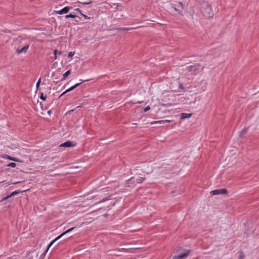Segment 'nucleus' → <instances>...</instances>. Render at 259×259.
<instances>
[{
	"label": "nucleus",
	"instance_id": "obj_31",
	"mask_svg": "<svg viewBox=\"0 0 259 259\" xmlns=\"http://www.w3.org/2000/svg\"><path fill=\"white\" fill-rule=\"evenodd\" d=\"M179 4L181 6V7H182V9H183V8L184 6H183V4L182 2H179Z\"/></svg>",
	"mask_w": 259,
	"mask_h": 259
},
{
	"label": "nucleus",
	"instance_id": "obj_23",
	"mask_svg": "<svg viewBox=\"0 0 259 259\" xmlns=\"http://www.w3.org/2000/svg\"><path fill=\"white\" fill-rule=\"evenodd\" d=\"M179 88L182 90H184L185 88H184L183 84L182 83H180V82H179Z\"/></svg>",
	"mask_w": 259,
	"mask_h": 259
},
{
	"label": "nucleus",
	"instance_id": "obj_12",
	"mask_svg": "<svg viewBox=\"0 0 259 259\" xmlns=\"http://www.w3.org/2000/svg\"><path fill=\"white\" fill-rule=\"evenodd\" d=\"M248 127H245L244 128H243L241 132H240V137H243V135L244 134H245L247 131H248Z\"/></svg>",
	"mask_w": 259,
	"mask_h": 259
},
{
	"label": "nucleus",
	"instance_id": "obj_30",
	"mask_svg": "<svg viewBox=\"0 0 259 259\" xmlns=\"http://www.w3.org/2000/svg\"><path fill=\"white\" fill-rule=\"evenodd\" d=\"M177 12H178V13L181 16L183 15V14H182V12L179 10H178V11H177Z\"/></svg>",
	"mask_w": 259,
	"mask_h": 259
},
{
	"label": "nucleus",
	"instance_id": "obj_40",
	"mask_svg": "<svg viewBox=\"0 0 259 259\" xmlns=\"http://www.w3.org/2000/svg\"><path fill=\"white\" fill-rule=\"evenodd\" d=\"M65 94H64V92L60 96V97L62 96L63 95H64Z\"/></svg>",
	"mask_w": 259,
	"mask_h": 259
},
{
	"label": "nucleus",
	"instance_id": "obj_15",
	"mask_svg": "<svg viewBox=\"0 0 259 259\" xmlns=\"http://www.w3.org/2000/svg\"><path fill=\"white\" fill-rule=\"evenodd\" d=\"M77 17L76 15H75V14H69V15H67L65 16V18H75Z\"/></svg>",
	"mask_w": 259,
	"mask_h": 259
},
{
	"label": "nucleus",
	"instance_id": "obj_37",
	"mask_svg": "<svg viewBox=\"0 0 259 259\" xmlns=\"http://www.w3.org/2000/svg\"><path fill=\"white\" fill-rule=\"evenodd\" d=\"M172 7L174 8L175 11H178V9H177L176 7Z\"/></svg>",
	"mask_w": 259,
	"mask_h": 259
},
{
	"label": "nucleus",
	"instance_id": "obj_39",
	"mask_svg": "<svg viewBox=\"0 0 259 259\" xmlns=\"http://www.w3.org/2000/svg\"><path fill=\"white\" fill-rule=\"evenodd\" d=\"M58 54H59V55H62V52H61V51H59V52H58Z\"/></svg>",
	"mask_w": 259,
	"mask_h": 259
},
{
	"label": "nucleus",
	"instance_id": "obj_28",
	"mask_svg": "<svg viewBox=\"0 0 259 259\" xmlns=\"http://www.w3.org/2000/svg\"><path fill=\"white\" fill-rule=\"evenodd\" d=\"M81 16H82L85 19H90L87 15L82 14V13L80 14Z\"/></svg>",
	"mask_w": 259,
	"mask_h": 259
},
{
	"label": "nucleus",
	"instance_id": "obj_27",
	"mask_svg": "<svg viewBox=\"0 0 259 259\" xmlns=\"http://www.w3.org/2000/svg\"><path fill=\"white\" fill-rule=\"evenodd\" d=\"M71 91H71V89L70 88L66 90L65 91H64V94H66V93H68L69 92H71Z\"/></svg>",
	"mask_w": 259,
	"mask_h": 259
},
{
	"label": "nucleus",
	"instance_id": "obj_18",
	"mask_svg": "<svg viewBox=\"0 0 259 259\" xmlns=\"http://www.w3.org/2000/svg\"><path fill=\"white\" fill-rule=\"evenodd\" d=\"M46 98H47V96H44V94L43 93H41L40 94V99L44 101H45L46 100Z\"/></svg>",
	"mask_w": 259,
	"mask_h": 259
},
{
	"label": "nucleus",
	"instance_id": "obj_42",
	"mask_svg": "<svg viewBox=\"0 0 259 259\" xmlns=\"http://www.w3.org/2000/svg\"><path fill=\"white\" fill-rule=\"evenodd\" d=\"M57 59V55H54V59Z\"/></svg>",
	"mask_w": 259,
	"mask_h": 259
},
{
	"label": "nucleus",
	"instance_id": "obj_16",
	"mask_svg": "<svg viewBox=\"0 0 259 259\" xmlns=\"http://www.w3.org/2000/svg\"><path fill=\"white\" fill-rule=\"evenodd\" d=\"M7 158L9 160H12V161H16V162H18L19 161V160L18 158H16V157H12L10 156H9V155H7Z\"/></svg>",
	"mask_w": 259,
	"mask_h": 259
},
{
	"label": "nucleus",
	"instance_id": "obj_14",
	"mask_svg": "<svg viewBox=\"0 0 259 259\" xmlns=\"http://www.w3.org/2000/svg\"><path fill=\"white\" fill-rule=\"evenodd\" d=\"M245 255L242 251L239 252L238 259H244Z\"/></svg>",
	"mask_w": 259,
	"mask_h": 259
},
{
	"label": "nucleus",
	"instance_id": "obj_5",
	"mask_svg": "<svg viewBox=\"0 0 259 259\" xmlns=\"http://www.w3.org/2000/svg\"><path fill=\"white\" fill-rule=\"evenodd\" d=\"M227 193V190L226 189H217L210 192L212 195H217L219 194H225Z\"/></svg>",
	"mask_w": 259,
	"mask_h": 259
},
{
	"label": "nucleus",
	"instance_id": "obj_6",
	"mask_svg": "<svg viewBox=\"0 0 259 259\" xmlns=\"http://www.w3.org/2000/svg\"><path fill=\"white\" fill-rule=\"evenodd\" d=\"M72 9L71 7L66 6L59 11H55V13L59 15L67 13Z\"/></svg>",
	"mask_w": 259,
	"mask_h": 259
},
{
	"label": "nucleus",
	"instance_id": "obj_19",
	"mask_svg": "<svg viewBox=\"0 0 259 259\" xmlns=\"http://www.w3.org/2000/svg\"><path fill=\"white\" fill-rule=\"evenodd\" d=\"M80 3L84 5H89L92 3V1H90L89 2H79Z\"/></svg>",
	"mask_w": 259,
	"mask_h": 259
},
{
	"label": "nucleus",
	"instance_id": "obj_21",
	"mask_svg": "<svg viewBox=\"0 0 259 259\" xmlns=\"http://www.w3.org/2000/svg\"><path fill=\"white\" fill-rule=\"evenodd\" d=\"M16 164L15 163H14V162L10 163L8 165V166L11 167H16Z\"/></svg>",
	"mask_w": 259,
	"mask_h": 259
},
{
	"label": "nucleus",
	"instance_id": "obj_38",
	"mask_svg": "<svg viewBox=\"0 0 259 259\" xmlns=\"http://www.w3.org/2000/svg\"><path fill=\"white\" fill-rule=\"evenodd\" d=\"M126 29H128V31L133 29V28H126Z\"/></svg>",
	"mask_w": 259,
	"mask_h": 259
},
{
	"label": "nucleus",
	"instance_id": "obj_43",
	"mask_svg": "<svg viewBox=\"0 0 259 259\" xmlns=\"http://www.w3.org/2000/svg\"><path fill=\"white\" fill-rule=\"evenodd\" d=\"M207 17H210V14H209V15Z\"/></svg>",
	"mask_w": 259,
	"mask_h": 259
},
{
	"label": "nucleus",
	"instance_id": "obj_17",
	"mask_svg": "<svg viewBox=\"0 0 259 259\" xmlns=\"http://www.w3.org/2000/svg\"><path fill=\"white\" fill-rule=\"evenodd\" d=\"M88 80H81V79H80V81H81V82L80 83H76L74 85V87H75V88L76 89L77 87H78V86H79L81 84H82L83 82L86 81H88Z\"/></svg>",
	"mask_w": 259,
	"mask_h": 259
},
{
	"label": "nucleus",
	"instance_id": "obj_33",
	"mask_svg": "<svg viewBox=\"0 0 259 259\" xmlns=\"http://www.w3.org/2000/svg\"><path fill=\"white\" fill-rule=\"evenodd\" d=\"M51 113H52V110H49V111H48V114L49 115H51Z\"/></svg>",
	"mask_w": 259,
	"mask_h": 259
},
{
	"label": "nucleus",
	"instance_id": "obj_7",
	"mask_svg": "<svg viewBox=\"0 0 259 259\" xmlns=\"http://www.w3.org/2000/svg\"><path fill=\"white\" fill-rule=\"evenodd\" d=\"M75 145V144H74L73 142L68 141L60 145V147H73Z\"/></svg>",
	"mask_w": 259,
	"mask_h": 259
},
{
	"label": "nucleus",
	"instance_id": "obj_11",
	"mask_svg": "<svg viewBox=\"0 0 259 259\" xmlns=\"http://www.w3.org/2000/svg\"><path fill=\"white\" fill-rule=\"evenodd\" d=\"M21 192L20 191L18 190V191H14L13 192H12L10 195H8L6 197H5L4 199H3V200H7L8 199V198H9L10 197L13 196H14L16 194H18L19 193H20Z\"/></svg>",
	"mask_w": 259,
	"mask_h": 259
},
{
	"label": "nucleus",
	"instance_id": "obj_8",
	"mask_svg": "<svg viewBox=\"0 0 259 259\" xmlns=\"http://www.w3.org/2000/svg\"><path fill=\"white\" fill-rule=\"evenodd\" d=\"M29 47V46L28 45H26L25 46H24L21 49H18L16 51V52L19 54L23 53H26Z\"/></svg>",
	"mask_w": 259,
	"mask_h": 259
},
{
	"label": "nucleus",
	"instance_id": "obj_25",
	"mask_svg": "<svg viewBox=\"0 0 259 259\" xmlns=\"http://www.w3.org/2000/svg\"><path fill=\"white\" fill-rule=\"evenodd\" d=\"M118 29L120 31H128V29H126V28H119Z\"/></svg>",
	"mask_w": 259,
	"mask_h": 259
},
{
	"label": "nucleus",
	"instance_id": "obj_2",
	"mask_svg": "<svg viewBox=\"0 0 259 259\" xmlns=\"http://www.w3.org/2000/svg\"><path fill=\"white\" fill-rule=\"evenodd\" d=\"M145 180V178L138 177H133L131 178L129 180H128L126 182L127 184H135L136 183L140 184L142 183L144 180Z\"/></svg>",
	"mask_w": 259,
	"mask_h": 259
},
{
	"label": "nucleus",
	"instance_id": "obj_34",
	"mask_svg": "<svg viewBox=\"0 0 259 259\" xmlns=\"http://www.w3.org/2000/svg\"><path fill=\"white\" fill-rule=\"evenodd\" d=\"M70 89L71 90V91H73V90H74L75 88V87H74V85L72 86L71 87H70Z\"/></svg>",
	"mask_w": 259,
	"mask_h": 259
},
{
	"label": "nucleus",
	"instance_id": "obj_32",
	"mask_svg": "<svg viewBox=\"0 0 259 259\" xmlns=\"http://www.w3.org/2000/svg\"><path fill=\"white\" fill-rule=\"evenodd\" d=\"M57 50H55L54 52V55H57Z\"/></svg>",
	"mask_w": 259,
	"mask_h": 259
},
{
	"label": "nucleus",
	"instance_id": "obj_20",
	"mask_svg": "<svg viewBox=\"0 0 259 259\" xmlns=\"http://www.w3.org/2000/svg\"><path fill=\"white\" fill-rule=\"evenodd\" d=\"M40 82H41V79L40 78L38 80V81H37L36 82V88L37 89H38L39 87V85H40Z\"/></svg>",
	"mask_w": 259,
	"mask_h": 259
},
{
	"label": "nucleus",
	"instance_id": "obj_13",
	"mask_svg": "<svg viewBox=\"0 0 259 259\" xmlns=\"http://www.w3.org/2000/svg\"><path fill=\"white\" fill-rule=\"evenodd\" d=\"M70 74H71V70H69L67 71L66 72H65V73L63 74V78L61 79V80H63L65 79V78H66V77H67V76H68L69 75H70Z\"/></svg>",
	"mask_w": 259,
	"mask_h": 259
},
{
	"label": "nucleus",
	"instance_id": "obj_24",
	"mask_svg": "<svg viewBox=\"0 0 259 259\" xmlns=\"http://www.w3.org/2000/svg\"><path fill=\"white\" fill-rule=\"evenodd\" d=\"M150 109V106H148L144 109V112H146Z\"/></svg>",
	"mask_w": 259,
	"mask_h": 259
},
{
	"label": "nucleus",
	"instance_id": "obj_36",
	"mask_svg": "<svg viewBox=\"0 0 259 259\" xmlns=\"http://www.w3.org/2000/svg\"><path fill=\"white\" fill-rule=\"evenodd\" d=\"M116 6H117V7L120 6H121V4H120V3H118V4H116Z\"/></svg>",
	"mask_w": 259,
	"mask_h": 259
},
{
	"label": "nucleus",
	"instance_id": "obj_22",
	"mask_svg": "<svg viewBox=\"0 0 259 259\" xmlns=\"http://www.w3.org/2000/svg\"><path fill=\"white\" fill-rule=\"evenodd\" d=\"M74 55V52H70L69 53H68V57L69 58H72L73 55Z\"/></svg>",
	"mask_w": 259,
	"mask_h": 259
},
{
	"label": "nucleus",
	"instance_id": "obj_29",
	"mask_svg": "<svg viewBox=\"0 0 259 259\" xmlns=\"http://www.w3.org/2000/svg\"><path fill=\"white\" fill-rule=\"evenodd\" d=\"M74 10L77 11V12H78L80 14L81 13V12L79 8L75 9Z\"/></svg>",
	"mask_w": 259,
	"mask_h": 259
},
{
	"label": "nucleus",
	"instance_id": "obj_41",
	"mask_svg": "<svg viewBox=\"0 0 259 259\" xmlns=\"http://www.w3.org/2000/svg\"><path fill=\"white\" fill-rule=\"evenodd\" d=\"M206 10H208L209 11H210L211 9L208 7V8H206Z\"/></svg>",
	"mask_w": 259,
	"mask_h": 259
},
{
	"label": "nucleus",
	"instance_id": "obj_4",
	"mask_svg": "<svg viewBox=\"0 0 259 259\" xmlns=\"http://www.w3.org/2000/svg\"><path fill=\"white\" fill-rule=\"evenodd\" d=\"M191 250H187L185 252L182 254H179L178 255H176L173 257V259H183L187 257L189 253H190Z\"/></svg>",
	"mask_w": 259,
	"mask_h": 259
},
{
	"label": "nucleus",
	"instance_id": "obj_1",
	"mask_svg": "<svg viewBox=\"0 0 259 259\" xmlns=\"http://www.w3.org/2000/svg\"><path fill=\"white\" fill-rule=\"evenodd\" d=\"M182 70L188 75H196L203 70L204 66L199 63L182 66Z\"/></svg>",
	"mask_w": 259,
	"mask_h": 259
},
{
	"label": "nucleus",
	"instance_id": "obj_9",
	"mask_svg": "<svg viewBox=\"0 0 259 259\" xmlns=\"http://www.w3.org/2000/svg\"><path fill=\"white\" fill-rule=\"evenodd\" d=\"M172 121V120H157V121H154L151 122V124H163L165 123H169Z\"/></svg>",
	"mask_w": 259,
	"mask_h": 259
},
{
	"label": "nucleus",
	"instance_id": "obj_26",
	"mask_svg": "<svg viewBox=\"0 0 259 259\" xmlns=\"http://www.w3.org/2000/svg\"><path fill=\"white\" fill-rule=\"evenodd\" d=\"M71 91H71V89L70 88L66 90L65 91H64V94H66V93H68L69 92H71Z\"/></svg>",
	"mask_w": 259,
	"mask_h": 259
},
{
	"label": "nucleus",
	"instance_id": "obj_3",
	"mask_svg": "<svg viewBox=\"0 0 259 259\" xmlns=\"http://www.w3.org/2000/svg\"><path fill=\"white\" fill-rule=\"evenodd\" d=\"M75 228L74 227H72L69 229H68L67 230L65 231V232H64L63 233H62L61 234H60V235H59L57 237H56L55 239H54L53 241H52L50 244L48 245V249L49 248H50L52 245V244L55 242L57 240H58L59 239H60V238H61L63 236H64V235L66 234L67 233L71 232V231H72Z\"/></svg>",
	"mask_w": 259,
	"mask_h": 259
},
{
	"label": "nucleus",
	"instance_id": "obj_35",
	"mask_svg": "<svg viewBox=\"0 0 259 259\" xmlns=\"http://www.w3.org/2000/svg\"><path fill=\"white\" fill-rule=\"evenodd\" d=\"M73 111H74V110H70V111L68 112V113H69V114H70V113H72Z\"/></svg>",
	"mask_w": 259,
	"mask_h": 259
},
{
	"label": "nucleus",
	"instance_id": "obj_10",
	"mask_svg": "<svg viewBox=\"0 0 259 259\" xmlns=\"http://www.w3.org/2000/svg\"><path fill=\"white\" fill-rule=\"evenodd\" d=\"M191 113H182L180 115V118L181 119H184L187 118H190V117H191Z\"/></svg>",
	"mask_w": 259,
	"mask_h": 259
}]
</instances>
